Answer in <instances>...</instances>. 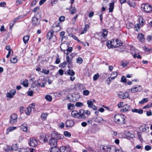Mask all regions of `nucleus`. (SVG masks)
Returning <instances> with one entry per match:
<instances>
[{
	"label": "nucleus",
	"mask_w": 152,
	"mask_h": 152,
	"mask_svg": "<svg viewBox=\"0 0 152 152\" xmlns=\"http://www.w3.org/2000/svg\"><path fill=\"white\" fill-rule=\"evenodd\" d=\"M68 109L69 110H71L74 108L75 107L74 105L73 104L71 103L68 104H67Z\"/></svg>",
	"instance_id": "nucleus-36"
},
{
	"label": "nucleus",
	"mask_w": 152,
	"mask_h": 152,
	"mask_svg": "<svg viewBox=\"0 0 152 152\" xmlns=\"http://www.w3.org/2000/svg\"><path fill=\"white\" fill-rule=\"evenodd\" d=\"M54 31L52 30V31H49L47 33V38L49 40H50L52 37L54 36L53 33Z\"/></svg>",
	"instance_id": "nucleus-15"
},
{
	"label": "nucleus",
	"mask_w": 152,
	"mask_h": 152,
	"mask_svg": "<svg viewBox=\"0 0 152 152\" xmlns=\"http://www.w3.org/2000/svg\"><path fill=\"white\" fill-rule=\"evenodd\" d=\"M126 77L124 76H122L121 78V81L123 83H126Z\"/></svg>",
	"instance_id": "nucleus-60"
},
{
	"label": "nucleus",
	"mask_w": 152,
	"mask_h": 152,
	"mask_svg": "<svg viewBox=\"0 0 152 152\" xmlns=\"http://www.w3.org/2000/svg\"><path fill=\"white\" fill-rule=\"evenodd\" d=\"M45 83L44 82H42V83H38L36 85V86L37 87H44L45 86Z\"/></svg>",
	"instance_id": "nucleus-44"
},
{
	"label": "nucleus",
	"mask_w": 152,
	"mask_h": 152,
	"mask_svg": "<svg viewBox=\"0 0 152 152\" xmlns=\"http://www.w3.org/2000/svg\"><path fill=\"white\" fill-rule=\"evenodd\" d=\"M72 35V37H73V38L75 40H77L78 42H80L81 43H83V42L80 41L78 38L75 35H73L72 34H71ZM71 37V34L69 35Z\"/></svg>",
	"instance_id": "nucleus-42"
},
{
	"label": "nucleus",
	"mask_w": 152,
	"mask_h": 152,
	"mask_svg": "<svg viewBox=\"0 0 152 152\" xmlns=\"http://www.w3.org/2000/svg\"><path fill=\"white\" fill-rule=\"evenodd\" d=\"M87 104L88 105V107L89 108H91L94 105L93 102L91 100H88L87 101Z\"/></svg>",
	"instance_id": "nucleus-29"
},
{
	"label": "nucleus",
	"mask_w": 152,
	"mask_h": 152,
	"mask_svg": "<svg viewBox=\"0 0 152 152\" xmlns=\"http://www.w3.org/2000/svg\"><path fill=\"white\" fill-rule=\"evenodd\" d=\"M45 98L47 101L49 102H50L52 100V97L49 95H46Z\"/></svg>",
	"instance_id": "nucleus-38"
},
{
	"label": "nucleus",
	"mask_w": 152,
	"mask_h": 152,
	"mask_svg": "<svg viewBox=\"0 0 152 152\" xmlns=\"http://www.w3.org/2000/svg\"><path fill=\"white\" fill-rule=\"evenodd\" d=\"M30 142H29V145L30 146L35 147L38 144L37 141L32 137L30 138Z\"/></svg>",
	"instance_id": "nucleus-8"
},
{
	"label": "nucleus",
	"mask_w": 152,
	"mask_h": 152,
	"mask_svg": "<svg viewBox=\"0 0 152 152\" xmlns=\"http://www.w3.org/2000/svg\"><path fill=\"white\" fill-rule=\"evenodd\" d=\"M20 152H28V149L26 148H21L19 149Z\"/></svg>",
	"instance_id": "nucleus-53"
},
{
	"label": "nucleus",
	"mask_w": 152,
	"mask_h": 152,
	"mask_svg": "<svg viewBox=\"0 0 152 152\" xmlns=\"http://www.w3.org/2000/svg\"><path fill=\"white\" fill-rule=\"evenodd\" d=\"M50 152H60L59 149L56 147H52L50 149Z\"/></svg>",
	"instance_id": "nucleus-28"
},
{
	"label": "nucleus",
	"mask_w": 152,
	"mask_h": 152,
	"mask_svg": "<svg viewBox=\"0 0 152 152\" xmlns=\"http://www.w3.org/2000/svg\"><path fill=\"white\" fill-rule=\"evenodd\" d=\"M24 111L26 115H29L31 111V107H28L25 109Z\"/></svg>",
	"instance_id": "nucleus-27"
},
{
	"label": "nucleus",
	"mask_w": 152,
	"mask_h": 152,
	"mask_svg": "<svg viewBox=\"0 0 152 152\" xmlns=\"http://www.w3.org/2000/svg\"><path fill=\"white\" fill-rule=\"evenodd\" d=\"M108 32L106 29H103V32L102 34V36L103 37L106 36Z\"/></svg>",
	"instance_id": "nucleus-43"
},
{
	"label": "nucleus",
	"mask_w": 152,
	"mask_h": 152,
	"mask_svg": "<svg viewBox=\"0 0 152 152\" xmlns=\"http://www.w3.org/2000/svg\"><path fill=\"white\" fill-rule=\"evenodd\" d=\"M101 146H102V151H103V152H104L106 151H109V152H110V150L111 149L112 150L113 149V147H110L109 145H107V146H103L102 145Z\"/></svg>",
	"instance_id": "nucleus-17"
},
{
	"label": "nucleus",
	"mask_w": 152,
	"mask_h": 152,
	"mask_svg": "<svg viewBox=\"0 0 152 152\" xmlns=\"http://www.w3.org/2000/svg\"><path fill=\"white\" fill-rule=\"evenodd\" d=\"M74 124V122L72 120H68L66 122V126L67 127H72Z\"/></svg>",
	"instance_id": "nucleus-16"
},
{
	"label": "nucleus",
	"mask_w": 152,
	"mask_h": 152,
	"mask_svg": "<svg viewBox=\"0 0 152 152\" xmlns=\"http://www.w3.org/2000/svg\"><path fill=\"white\" fill-rule=\"evenodd\" d=\"M76 60L77 62L80 64H81L82 63L83 61L82 58L81 57H78V58H77Z\"/></svg>",
	"instance_id": "nucleus-45"
},
{
	"label": "nucleus",
	"mask_w": 152,
	"mask_h": 152,
	"mask_svg": "<svg viewBox=\"0 0 152 152\" xmlns=\"http://www.w3.org/2000/svg\"><path fill=\"white\" fill-rule=\"evenodd\" d=\"M78 15H75L74 17L72 19V22L73 25L75 24V23L76 20L78 17Z\"/></svg>",
	"instance_id": "nucleus-37"
},
{
	"label": "nucleus",
	"mask_w": 152,
	"mask_h": 152,
	"mask_svg": "<svg viewBox=\"0 0 152 152\" xmlns=\"http://www.w3.org/2000/svg\"><path fill=\"white\" fill-rule=\"evenodd\" d=\"M129 96V94L128 92H126L124 93L120 92L118 94L119 97L122 99H125L128 98Z\"/></svg>",
	"instance_id": "nucleus-12"
},
{
	"label": "nucleus",
	"mask_w": 152,
	"mask_h": 152,
	"mask_svg": "<svg viewBox=\"0 0 152 152\" xmlns=\"http://www.w3.org/2000/svg\"><path fill=\"white\" fill-rule=\"evenodd\" d=\"M141 7L142 10L147 13H150L152 11L151 5L147 3L142 4Z\"/></svg>",
	"instance_id": "nucleus-3"
},
{
	"label": "nucleus",
	"mask_w": 152,
	"mask_h": 152,
	"mask_svg": "<svg viewBox=\"0 0 152 152\" xmlns=\"http://www.w3.org/2000/svg\"><path fill=\"white\" fill-rule=\"evenodd\" d=\"M71 10H70L69 12L71 14H74L77 11L75 7H72V5L70 6Z\"/></svg>",
	"instance_id": "nucleus-25"
},
{
	"label": "nucleus",
	"mask_w": 152,
	"mask_h": 152,
	"mask_svg": "<svg viewBox=\"0 0 152 152\" xmlns=\"http://www.w3.org/2000/svg\"><path fill=\"white\" fill-rule=\"evenodd\" d=\"M66 147H65L64 146H61L59 149L60 151V152H62V151H63V152H64V151H65V150L66 149Z\"/></svg>",
	"instance_id": "nucleus-55"
},
{
	"label": "nucleus",
	"mask_w": 152,
	"mask_h": 152,
	"mask_svg": "<svg viewBox=\"0 0 152 152\" xmlns=\"http://www.w3.org/2000/svg\"><path fill=\"white\" fill-rule=\"evenodd\" d=\"M64 136L58 133L56 131L53 132L51 134V137L54 138L56 140L62 139L64 138Z\"/></svg>",
	"instance_id": "nucleus-6"
},
{
	"label": "nucleus",
	"mask_w": 152,
	"mask_h": 152,
	"mask_svg": "<svg viewBox=\"0 0 152 152\" xmlns=\"http://www.w3.org/2000/svg\"><path fill=\"white\" fill-rule=\"evenodd\" d=\"M83 94L85 96H87L89 94V92L88 90H85L83 91Z\"/></svg>",
	"instance_id": "nucleus-56"
},
{
	"label": "nucleus",
	"mask_w": 152,
	"mask_h": 152,
	"mask_svg": "<svg viewBox=\"0 0 152 152\" xmlns=\"http://www.w3.org/2000/svg\"><path fill=\"white\" fill-rule=\"evenodd\" d=\"M112 44V41L108 40L106 42V45L107 47L109 48H112V46H111Z\"/></svg>",
	"instance_id": "nucleus-41"
},
{
	"label": "nucleus",
	"mask_w": 152,
	"mask_h": 152,
	"mask_svg": "<svg viewBox=\"0 0 152 152\" xmlns=\"http://www.w3.org/2000/svg\"><path fill=\"white\" fill-rule=\"evenodd\" d=\"M57 141L56 139L51 137V138L49 142L50 144L53 147H56L57 145Z\"/></svg>",
	"instance_id": "nucleus-14"
},
{
	"label": "nucleus",
	"mask_w": 152,
	"mask_h": 152,
	"mask_svg": "<svg viewBox=\"0 0 152 152\" xmlns=\"http://www.w3.org/2000/svg\"><path fill=\"white\" fill-rule=\"evenodd\" d=\"M148 100V98H145L143 99L142 100L139 102L140 104H142L147 102Z\"/></svg>",
	"instance_id": "nucleus-49"
},
{
	"label": "nucleus",
	"mask_w": 152,
	"mask_h": 152,
	"mask_svg": "<svg viewBox=\"0 0 152 152\" xmlns=\"http://www.w3.org/2000/svg\"><path fill=\"white\" fill-rule=\"evenodd\" d=\"M89 26L88 24H86L85 25L84 28L81 31V34L85 33L89 29Z\"/></svg>",
	"instance_id": "nucleus-20"
},
{
	"label": "nucleus",
	"mask_w": 152,
	"mask_h": 152,
	"mask_svg": "<svg viewBox=\"0 0 152 152\" xmlns=\"http://www.w3.org/2000/svg\"><path fill=\"white\" fill-rule=\"evenodd\" d=\"M16 128L17 127H16L14 126H10L7 129L6 134H8L9 132H11L14 130L16 129Z\"/></svg>",
	"instance_id": "nucleus-24"
},
{
	"label": "nucleus",
	"mask_w": 152,
	"mask_h": 152,
	"mask_svg": "<svg viewBox=\"0 0 152 152\" xmlns=\"http://www.w3.org/2000/svg\"><path fill=\"white\" fill-rule=\"evenodd\" d=\"M12 151H16L18 148V145L17 144H13L11 147Z\"/></svg>",
	"instance_id": "nucleus-32"
},
{
	"label": "nucleus",
	"mask_w": 152,
	"mask_h": 152,
	"mask_svg": "<svg viewBox=\"0 0 152 152\" xmlns=\"http://www.w3.org/2000/svg\"><path fill=\"white\" fill-rule=\"evenodd\" d=\"M40 20L35 16L32 18L31 19V23L34 27L39 26L40 24Z\"/></svg>",
	"instance_id": "nucleus-5"
},
{
	"label": "nucleus",
	"mask_w": 152,
	"mask_h": 152,
	"mask_svg": "<svg viewBox=\"0 0 152 152\" xmlns=\"http://www.w3.org/2000/svg\"><path fill=\"white\" fill-rule=\"evenodd\" d=\"M93 119H94V121L95 122L99 123L104 121L101 117L99 116H97L95 118H93Z\"/></svg>",
	"instance_id": "nucleus-21"
},
{
	"label": "nucleus",
	"mask_w": 152,
	"mask_h": 152,
	"mask_svg": "<svg viewBox=\"0 0 152 152\" xmlns=\"http://www.w3.org/2000/svg\"><path fill=\"white\" fill-rule=\"evenodd\" d=\"M10 123L12 125L16 124L17 121L18 115L15 113L12 114L10 116Z\"/></svg>",
	"instance_id": "nucleus-7"
},
{
	"label": "nucleus",
	"mask_w": 152,
	"mask_h": 152,
	"mask_svg": "<svg viewBox=\"0 0 152 152\" xmlns=\"http://www.w3.org/2000/svg\"><path fill=\"white\" fill-rule=\"evenodd\" d=\"M56 60L55 61V63L56 64H58L60 62V60L59 58V56H57L56 57Z\"/></svg>",
	"instance_id": "nucleus-61"
},
{
	"label": "nucleus",
	"mask_w": 152,
	"mask_h": 152,
	"mask_svg": "<svg viewBox=\"0 0 152 152\" xmlns=\"http://www.w3.org/2000/svg\"><path fill=\"white\" fill-rule=\"evenodd\" d=\"M67 74L69 75L73 76L75 75V72L73 70L69 69L67 70Z\"/></svg>",
	"instance_id": "nucleus-33"
},
{
	"label": "nucleus",
	"mask_w": 152,
	"mask_h": 152,
	"mask_svg": "<svg viewBox=\"0 0 152 152\" xmlns=\"http://www.w3.org/2000/svg\"><path fill=\"white\" fill-rule=\"evenodd\" d=\"M113 151H115L114 152H124L122 148H120L119 149H116L115 147H113Z\"/></svg>",
	"instance_id": "nucleus-35"
},
{
	"label": "nucleus",
	"mask_w": 152,
	"mask_h": 152,
	"mask_svg": "<svg viewBox=\"0 0 152 152\" xmlns=\"http://www.w3.org/2000/svg\"><path fill=\"white\" fill-rule=\"evenodd\" d=\"M99 76V75L98 73L95 74L93 77V80L95 81L96 80L98 79Z\"/></svg>",
	"instance_id": "nucleus-54"
},
{
	"label": "nucleus",
	"mask_w": 152,
	"mask_h": 152,
	"mask_svg": "<svg viewBox=\"0 0 152 152\" xmlns=\"http://www.w3.org/2000/svg\"><path fill=\"white\" fill-rule=\"evenodd\" d=\"M16 93V90H11L9 92L7 93L6 96L10 98H12L15 94Z\"/></svg>",
	"instance_id": "nucleus-11"
},
{
	"label": "nucleus",
	"mask_w": 152,
	"mask_h": 152,
	"mask_svg": "<svg viewBox=\"0 0 152 152\" xmlns=\"http://www.w3.org/2000/svg\"><path fill=\"white\" fill-rule=\"evenodd\" d=\"M111 80H112L110 77H108L106 80V82H107V84L109 85Z\"/></svg>",
	"instance_id": "nucleus-63"
},
{
	"label": "nucleus",
	"mask_w": 152,
	"mask_h": 152,
	"mask_svg": "<svg viewBox=\"0 0 152 152\" xmlns=\"http://www.w3.org/2000/svg\"><path fill=\"white\" fill-rule=\"evenodd\" d=\"M127 3L130 7H134L135 5L134 2L133 1H127Z\"/></svg>",
	"instance_id": "nucleus-46"
},
{
	"label": "nucleus",
	"mask_w": 152,
	"mask_h": 152,
	"mask_svg": "<svg viewBox=\"0 0 152 152\" xmlns=\"http://www.w3.org/2000/svg\"><path fill=\"white\" fill-rule=\"evenodd\" d=\"M65 20V17L63 16H60L59 18V20L60 21H63Z\"/></svg>",
	"instance_id": "nucleus-64"
},
{
	"label": "nucleus",
	"mask_w": 152,
	"mask_h": 152,
	"mask_svg": "<svg viewBox=\"0 0 152 152\" xmlns=\"http://www.w3.org/2000/svg\"><path fill=\"white\" fill-rule=\"evenodd\" d=\"M151 148V147L148 145H146L145 148V150L147 151L150 150Z\"/></svg>",
	"instance_id": "nucleus-58"
},
{
	"label": "nucleus",
	"mask_w": 152,
	"mask_h": 152,
	"mask_svg": "<svg viewBox=\"0 0 152 152\" xmlns=\"http://www.w3.org/2000/svg\"><path fill=\"white\" fill-rule=\"evenodd\" d=\"M83 110L82 109L80 110L79 112L77 110H73L72 112L71 115L75 118L85 119L86 117L83 114Z\"/></svg>",
	"instance_id": "nucleus-1"
},
{
	"label": "nucleus",
	"mask_w": 152,
	"mask_h": 152,
	"mask_svg": "<svg viewBox=\"0 0 152 152\" xmlns=\"http://www.w3.org/2000/svg\"><path fill=\"white\" fill-rule=\"evenodd\" d=\"M142 90V88L140 86H139L137 87L132 88L131 89V92L132 93H134L136 92H140Z\"/></svg>",
	"instance_id": "nucleus-10"
},
{
	"label": "nucleus",
	"mask_w": 152,
	"mask_h": 152,
	"mask_svg": "<svg viewBox=\"0 0 152 152\" xmlns=\"http://www.w3.org/2000/svg\"><path fill=\"white\" fill-rule=\"evenodd\" d=\"M41 72L43 73H45V74H48L49 73V70H47L45 69H43L42 70V71Z\"/></svg>",
	"instance_id": "nucleus-57"
},
{
	"label": "nucleus",
	"mask_w": 152,
	"mask_h": 152,
	"mask_svg": "<svg viewBox=\"0 0 152 152\" xmlns=\"http://www.w3.org/2000/svg\"><path fill=\"white\" fill-rule=\"evenodd\" d=\"M29 37L27 36H24L23 38V42L25 44H26L28 41L29 39Z\"/></svg>",
	"instance_id": "nucleus-31"
},
{
	"label": "nucleus",
	"mask_w": 152,
	"mask_h": 152,
	"mask_svg": "<svg viewBox=\"0 0 152 152\" xmlns=\"http://www.w3.org/2000/svg\"><path fill=\"white\" fill-rule=\"evenodd\" d=\"M48 114L47 113H42L41 116V117L42 119L43 120H46L47 119V117Z\"/></svg>",
	"instance_id": "nucleus-30"
},
{
	"label": "nucleus",
	"mask_w": 152,
	"mask_h": 152,
	"mask_svg": "<svg viewBox=\"0 0 152 152\" xmlns=\"http://www.w3.org/2000/svg\"><path fill=\"white\" fill-rule=\"evenodd\" d=\"M114 2L110 3L109 4L110 7L109 8V12H113L114 8Z\"/></svg>",
	"instance_id": "nucleus-26"
},
{
	"label": "nucleus",
	"mask_w": 152,
	"mask_h": 152,
	"mask_svg": "<svg viewBox=\"0 0 152 152\" xmlns=\"http://www.w3.org/2000/svg\"><path fill=\"white\" fill-rule=\"evenodd\" d=\"M60 23L56 22L52 26V29L53 30H55L56 28H58V30L56 31V32H57L59 31L61 29V27L59 25Z\"/></svg>",
	"instance_id": "nucleus-13"
},
{
	"label": "nucleus",
	"mask_w": 152,
	"mask_h": 152,
	"mask_svg": "<svg viewBox=\"0 0 152 152\" xmlns=\"http://www.w3.org/2000/svg\"><path fill=\"white\" fill-rule=\"evenodd\" d=\"M123 43L120 40L117 39H114L112 41V44L111 46L112 48H115L122 45Z\"/></svg>",
	"instance_id": "nucleus-4"
},
{
	"label": "nucleus",
	"mask_w": 152,
	"mask_h": 152,
	"mask_svg": "<svg viewBox=\"0 0 152 152\" xmlns=\"http://www.w3.org/2000/svg\"><path fill=\"white\" fill-rule=\"evenodd\" d=\"M142 131H145L146 130V125L144 124L141 126L139 128Z\"/></svg>",
	"instance_id": "nucleus-34"
},
{
	"label": "nucleus",
	"mask_w": 152,
	"mask_h": 152,
	"mask_svg": "<svg viewBox=\"0 0 152 152\" xmlns=\"http://www.w3.org/2000/svg\"><path fill=\"white\" fill-rule=\"evenodd\" d=\"M10 61L12 63H15L17 61V59L15 57H12L10 58Z\"/></svg>",
	"instance_id": "nucleus-40"
},
{
	"label": "nucleus",
	"mask_w": 152,
	"mask_h": 152,
	"mask_svg": "<svg viewBox=\"0 0 152 152\" xmlns=\"http://www.w3.org/2000/svg\"><path fill=\"white\" fill-rule=\"evenodd\" d=\"M71 148L69 147H66L64 152H71Z\"/></svg>",
	"instance_id": "nucleus-59"
},
{
	"label": "nucleus",
	"mask_w": 152,
	"mask_h": 152,
	"mask_svg": "<svg viewBox=\"0 0 152 152\" xmlns=\"http://www.w3.org/2000/svg\"><path fill=\"white\" fill-rule=\"evenodd\" d=\"M129 62L126 61H123L121 62V65L123 66L124 67L126 66L128 64Z\"/></svg>",
	"instance_id": "nucleus-39"
},
{
	"label": "nucleus",
	"mask_w": 152,
	"mask_h": 152,
	"mask_svg": "<svg viewBox=\"0 0 152 152\" xmlns=\"http://www.w3.org/2000/svg\"><path fill=\"white\" fill-rule=\"evenodd\" d=\"M4 149L5 151L7 152L10 151L12 150L11 147L10 146H7L6 148H4Z\"/></svg>",
	"instance_id": "nucleus-51"
},
{
	"label": "nucleus",
	"mask_w": 152,
	"mask_h": 152,
	"mask_svg": "<svg viewBox=\"0 0 152 152\" xmlns=\"http://www.w3.org/2000/svg\"><path fill=\"white\" fill-rule=\"evenodd\" d=\"M20 129L24 132H26L27 131L28 127L26 124H22L20 126Z\"/></svg>",
	"instance_id": "nucleus-23"
},
{
	"label": "nucleus",
	"mask_w": 152,
	"mask_h": 152,
	"mask_svg": "<svg viewBox=\"0 0 152 152\" xmlns=\"http://www.w3.org/2000/svg\"><path fill=\"white\" fill-rule=\"evenodd\" d=\"M73 58V57H70L69 55L66 56V64H67V66L68 68H70V66L72 65V59Z\"/></svg>",
	"instance_id": "nucleus-9"
},
{
	"label": "nucleus",
	"mask_w": 152,
	"mask_h": 152,
	"mask_svg": "<svg viewBox=\"0 0 152 152\" xmlns=\"http://www.w3.org/2000/svg\"><path fill=\"white\" fill-rule=\"evenodd\" d=\"M152 106V103L149 104H147L143 107V109L145 108H149Z\"/></svg>",
	"instance_id": "nucleus-62"
},
{
	"label": "nucleus",
	"mask_w": 152,
	"mask_h": 152,
	"mask_svg": "<svg viewBox=\"0 0 152 152\" xmlns=\"http://www.w3.org/2000/svg\"><path fill=\"white\" fill-rule=\"evenodd\" d=\"M125 116L122 114H117L115 115L114 121L115 123L119 124H124Z\"/></svg>",
	"instance_id": "nucleus-2"
},
{
	"label": "nucleus",
	"mask_w": 152,
	"mask_h": 152,
	"mask_svg": "<svg viewBox=\"0 0 152 152\" xmlns=\"http://www.w3.org/2000/svg\"><path fill=\"white\" fill-rule=\"evenodd\" d=\"M66 61H64L62 63H61L60 64L59 66L61 68H63L66 66Z\"/></svg>",
	"instance_id": "nucleus-47"
},
{
	"label": "nucleus",
	"mask_w": 152,
	"mask_h": 152,
	"mask_svg": "<svg viewBox=\"0 0 152 152\" xmlns=\"http://www.w3.org/2000/svg\"><path fill=\"white\" fill-rule=\"evenodd\" d=\"M83 111L84 112H83V114L84 115H85L84 114V113L85 114H86V115H90V114H91V113H90V111H89L88 110H85L84 111L83 110Z\"/></svg>",
	"instance_id": "nucleus-52"
},
{
	"label": "nucleus",
	"mask_w": 152,
	"mask_h": 152,
	"mask_svg": "<svg viewBox=\"0 0 152 152\" xmlns=\"http://www.w3.org/2000/svg\"><path fill=\"white\" fill-rule=\"evenodd\" d=\"M83 105V103L79 102H77L76 103L75 106L77 107H81Z\"/></svg>",
	"instance_id": "nucleus-50"
},
{
	"label": "nucleus",
	"mask_w": 152,
	"mask_h": 152,
	"mask_svg": "<svg viewBox=\"0 0 152 152\" xmlns=\"http://www.w3.org/2000/svg\"><path fill=\"white\" fill-rule=\"evenodd\" d=\"M137 39L141 42H143L145 40L144 35L142 33L139 34L138 35Z\"/></svg>",
	"instance_id": "nucleus-18"
},
{
	"label": "nucleus",
	"mask_w": 152,
	"mask_h": 152,
	"mask_svg": "<svg viewBox=\"0 0 152 152\" xmlns=\"http://www.w3.org/2000/svg\"><path fill=\"white\" fill-rule=\"evenodd\" d=\"M132 111L134 113H137L139 114H142L143 113V110L142 109H133L132 110Z\"/></svg>",
	"instance_id": "nucleus-22"
},
{
	"label": "nucleus",
	"mask_w": 152,
	"mask_h": 152,
	"mask_svg": "<svg viewBox=\"0 0 152 152\" xmlns=\"http://www.w3.org/2000/svg\"><path fill=\"white\" fill-rule=\"evenodd\" d=\"M64 134L66 137H69L71 136L70 133L68 131H65L64 132Z\"/></svg>",
	"instance_id": "nucleus-48"
},
{
	"label": "nucleus",
	"mask_w": 152,
	"mask_h": 152,
	"mask_svg": "<svg viewBox=\"0 0 152 152\" xmlns=\"http://www.w3.org/2000/svg\"><path fill=\"white\" fill-rule=\"evenodd\" d=\"M122 110L123 112H125L130 110V107L127 104L124 105L123 106Z\"/></svg>",
	"instance_id": "nucleus-19"
}]
</instances>
